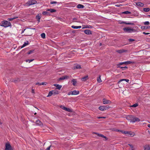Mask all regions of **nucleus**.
<instances>
[{"label":"nucleus","instance_id":"f257e3e1","mask_svg":"<svg viewBox=\"0 0 150 150\" xmlns=\"http://www.w3.org/2000/svg\"><path fill=\"white\" fill-rule=\"evenodd\" d=\"M11 23L7 21H2L0 23V25L2 26H3L5 27H7L8 26H11Z\"/></svg>","mask_w":150,"mask_h":150},{"label":"nucleus","instance_id":"f03ea898","mask_svg":"<svg viewBox=\"0 0 150 150\" xmlns=\"http://www.w3.org/2000/svg\"><path fill=\"white\" fill-rule=\"evenodd\" d=\"M123 30L125 32L127 33H131L137 31L136 30L133 28H129V27L124 28Z\"/></svg>","mask_w":150,"mask_h":150},{"label":"nucleus","instance_id":"7ed1b4c3","mask_svg":"<svg viewBox=\"0 0 150 150\" xmlns=\"http://www.w3.org/2000/svg\"><path fill=\"white\" fill-rule=\"evenodd\" d=\"M110 108V107L108 105H103L99 106L98 109L100 110L104 111L109 109Z\"/></svg>","mask_w":150,"mask_h":150},{"label":"nucleus","instance_id":"20e7f679","mask_svg":"<svg viewBox=\"0 0 150 150\" xmlns=\"http://www.w3.org/2000/svg\"><path fill=\"white\" fill-rule=\"evenodd\" d=\"M135 62H132L130 61H128L122 62L119 63L118 64H117V66L122 65V64H125V65H127L131 64H134Z\"/></svg>","mask_w":150,"mask_h":150},{"label":"nucleus","instance_id":"39448f33","mask_svg":"<svg viewBox=\"0 0 150 150\" xmlns=\"http://www.w3.org/2000/svg\"><path fill=\"white\" fill-rule=\"evenodd\" d=\"M5 146V150H13L11 145L9 143H6Z\"/></svg>","mask_w":150,"mask_h":150},{"label":"nucleus","instance_id":"423d86ee","mask_svg":"<svg viewBox=\"0 0 150 150\" xmlns=\"http://www.w3.org/2000/svg\"><path fill=\"white\" fill-rule=\"evenodd\" d=\"M103 103L104 104H110L111 103V101L105 98H104L103 100Z\"/></svg>","mask_w":150,"mask_h":150},{"label":"nucleus","instance_id":"0eeeda50","mask_svg":"<svg viewBox=\"0 0 150 150\" xmlns=\"http://www.w3.org/2000/svg\"><path fill=\"white\" fill-rule=\"evenodd\" d=\"M140 121V120L138 118L135 117L133 116L131 120V122H139Z\"/></svg>","mask_w":150,"mask_h":150},{"label":"nucleus","instance_id":"6e6552de","mask_svg":"<svg viewBox=\"0 0 150 150\" xmlns=\"http://www.w3.org/2000/svg\"><path fill=\"white\" fill-rule=\"evenodd\" d=\"M37 3V1H28L27 4L29 6L34 4Z\"/></svg>","mask_w":150,"mask_h":150},{"label":"nucleus","instance_id":"1a4fd4ad","mask_svg":"<svg viewBox=\"0 0 150 150\" xmlns=\"http://www.w3.org/2000/svg\"><path fill=\"white\" fill-rule=\"evenodd\" d=\"M60 107L62 109H63V110H66V111H68L69 112H72V110H71L70 109H69V108H67L64 106L61 105L60 106Z\"/></svg>","mask_w":150,"mask_h":150},{"label":"nucleus","instance_id":"9d476101","mask_svg":"<svg viewBox=\"0 0 150 150\" xmlns=\"http://www.w3.org/2000/svg\"><path fill=\"white\" fill-rule=\"evenodd\" d=\"M81 66L78 64H75L72 67V69H81Z\"/></svg>","mask_w":150,"mask_h":150},{"label":"nucleus","instance_id":"9b49d317","mask_svg":"<svg viewBox=\"0 0 150 150\" xmlns=\"http://www.w3.org/2000/svg\"><path fill=\"white\" fill-rule=\"evenodd\" d=\"M127 50L124 49H122L120 50H116V52L120 54H121L123 52H127Z\"/></svg>","mask_w":150,"mask_h":150},{"label":"nucleus","instance_id":"f8f14e48","mask_svg":"<svg viewBox=\"0 0 150 150\" xmlns=\"http://www.w3.org/2000/svg\"><path fill=\"white\" fill-rule=\"evenodd\" d=\"M35 123L37 125L40 126H42L43 125L42 122L39 120H37L35 122Z\"/></svg>","mask_w":150,"mask_h":150},{"label":"nucleus","instance_id":"ddd939ff","mask_svg":"<svg viewBox=\"0 0 150 150\" xmlns=\"http://www.w3.org/2000/svg\"><path fill=\"white\" fill-rule=\"evenodd\" d=\"M123 81H125V82L126 81V82H127V83H129V79H121L117 83L118 84H120V83H121V82Z\"/></svg>","mask_w":150,"mask_h":150},{"label":"nucleus","instance_id":"4468645a","mask_svg":"<svg viewBox=\"0 0 150 150\" xmlns=\"http://www.w3.org/2000/svg\"><path fill=\"white\" fill-rule=\"evenodd\" d=\"M93 133L94 134H97V136H98L99 137H101L105 138L106 140H107L108 139V138L104 136V135H103L102 134H99L98 133L96 132H94V133Z\"/></svg>","mask_w":150,"mask_h":150},{"label":"nucleus","instance_id":"2eb2a0df","mask_svg":"<svg viewBox=\"0 0 150 150\" xmlns=\"http://www.w3.org/2000/svg\"><path fill=\"white\" fill-rule=\"evenodd\" d=\"M119 23L120 24H122V23H124L127 25H134V24L133 23H127L125 21H120V22H119Z\"/></svg>","mask_w":150,"mask_h":150},{"label":"nucleus","instance_id":"dca6fc26","mask_svg":"<svg viewBox=\"0 0 150 150\" xmlns=\"http://www.w3.org/2000/svg\"><path fill=\"white\" fill-rule=\"evenodd\" d=\"M69 78V76H63L61 77H60L59 79V81H60L61 80H63L65 79H67Z\"/></svg>","mask_w":150,"mask_h":150},{"label":"nucleus","instance_id":"f3484780","mask_svg":"<svg viewBox=\"0 0 150 150\" xmlns=\"http://www.w3.org/2000/svg\"><path fill=\"white\" fill-rule=\"evenodd\" d=\"M84 33L87 35L91 34V31L89 30L86 29L84 31Z\"/></svg>","mask_w":150,"mask_h":150},{"label":"nucleus","instance_id":"a211bd4d","mask_svg":"<svg viewBox=\"0 0 150 150\" xmlns=\"http://www.w3.org/2000/svg\"><path fill=\"white\" fill-rule=\"evenodd\" d=\"M133 117V115H127L126 117V118L128 120H130V122H131V120Z\"/></svg>","mask_w":150,"mask_h":150},{"label":"nucleus","instance_id":"6ab92c4d","mask_svg":"<svg viewBox=\"0 0 150 150\" xmlns=\"http://www.w3.org/2000/svg\"><path fill=\"white\" fill-rule=\"evenodd\" d=\"M54 86L57 87L56 89L59 90H60L61 88L62 87V86L59 84H54L53 85Z\"/></svg>","mask_w":150,"mask_h":150},{"label":"nucleus","instance_id":"aec40b11","mask_svg":"<svg viewBox=\"0 0 150 150\" xmlns=\"http://www.w3.org/2000/svg\"><path fill=\"white\" fill-rule=\"evenodd\" d=\"M144 150H150V145H145L144 146Z\"/></svg>","mask_w":150,"mask_h":150},{"label":"nucleus","instance_id":"412c9836","mask_svg":"<svg viewBox=\"0 0 150 150\" xmlns=\"http://www.w3.org/2000/svg\"><path fill=\"white\" fill-rule=\"evenodd\" d=\"M71 92H72L71 94L74 95L78 94L79 93V91H78L74 90L71 91Z\"/></svg>","mask_w":150,"mask_h":150},{"label":"nucleus","instance_id":"4be33fe9","mask_svg":"<svg viewBox=\"0 0 150 150\" xmlns=\"http://www.w3.org/2000/svg\"><path fill=\"white\" fill-rule=\"evenodd\" d=\"M71 82L72 83V84L74 86L76 85V84L77 83V81L76 79H73L71 81Z\"/></svg>","mask_w":150,"mask_h":150},{"label":"nucleus","instance_id":"5701e85b","mask_svg":"<svg viewBox=\"0 0 150 150\" xmlns=\"http://www.w3.org/2000/svg\"><path fill=\"white\" fill-rule=\"evenodd\" d=\"M88 79V75H86L84 77L81 78V80L83 81H85Z\"/></svg>","mask_w":150,"mask_h":150},{"label":"nucleus","instance_id":"b1692460","mask_svg":"<svg viewBox=\"0 0 150 150\" xmlns=\"http://www.w3.org/2000/svg\"><path fill=\"white\" fill-rule=\"evenodd\" d=\"M47 83L45 82H43L42 83H39L38 82L36 83L35 84L36 85H46L47 84Z\"/></svg>","mask_w":150,"mask_h":150},{"label":"nucleus","instance_id":"393cba45","mask_svg":"<svg viewBox=\"0 0 150 150\" xmlns=\"http://www.w3.org/2000/svg\"><path fill=\"white\" fill-rule=\"evenodd\" d=\"M126 83V82L125 81H123L122 82H121V83L120 84H118L119 86H120L119 87L121 88L122 86H123V85L125 84Z\"/></svg>","mask_w":150,"mask_h":150},{"label":"nucleus","instance_id":"a878e982","mask_svg":"<svg viewBox=\"0 0 150 150\" xmlns=\"http://www.w3.org/2000/svg\"><path fill=\"white\" fill-rule=\"evenodd\" d=\"M136 5L139 6H143L144 5V4L140 2H138L136 3Z\"/></svg>","mask_w":150,"mask_h":150},{"label":"nucleus","instance_id":"bb28decb","mask_svg":"<svg viewBox=\"0 0 150 150\" xmlns=\"http://www.w3.org/2000/svg\"><path fill=\"white\" fill-rule=\"evenodd\" d=\"M46 10L50 11L51 13H53L56 11V10L51 8L47 9Z\"/></svg>","mask_w":150,"mask_h":150},{"label":"nucleus","instance_id":"cd10ccee","mask_svg":"<svg viewBox=\"0 0 150 150\" xmlns=\"http://www.w3.org/2000/svg\"><path fill=\"white\" fill-rule=\"evenodd\" d=\"M117 68H120L122 70L126 69H127V67L126 66L125 67H121V66H118L117 67Z\"/></svg>","mask_w":150,"mask_h":150},{"label":"nucleus","instance_id":"c85d7f7f","mask_svg":"<svg viewBox=\"0 0 150 150\" xmlns=\"http://www.w3.org/2000/svg\"><path fill=\"white\" fill-rule=\"evenodd\" d=\"M71 28L74 29H78V28H81V26H76L74 25H72L71 26Z\"/></svg>","mask_w":150,"mask_h":150},{"label":"nucleus","instance_id":"c756f323","mask_svg":"<svg viewBox=\"0 0 150 150\" xmlns=\"http://www.w3.org/2000/svg\"><path fill=\"white\" fill-rule=\"evenodd\" d=\"M29 44V42L28 41H26V42H25L24 44L21 47V48H22L25 47L27 45H28Z\"/></svg>","mask_w":150,"mask_h":150},{"label":"nucleus","instance_id":"7c9ffc66","mask_svg":"<svg viewBox=\"0 0 150 150\" xmlns=\"http://www.w3.org/2000/svg\"><path fill=\"white\" fill-rule=\"evenodd\" d=\"M77 8H83L84 7V6L81 4H79L77 6Z\"/></svg>","mask_w":150,"mask_h":150},{"label":"nucleus","instance_id":"2f4dec72","mask_svg":"<svg viewBox=\"0 0 150 150\" xmlns=\"http://www.w3.org/2000/svg\"><path fill=\"white\" fill-rule=\"evenodd\" d=\"M128 133L127 134L130 135L131 137H133L134 135V133L131 132H128Z\"/></svg>","mask_w":150,"mask_h":150},{"label":"nucleus","instance_id":"473e14b6","mask_svg":"<svg viewBox=\"0 0 150 150\" xmlns=\"http://www.w3.org/2000/svg\"><path fill=\"white\" fill-rule=\"evenodd\" d=\"M143 10L145 12H148L149 11L150 9L149 8H144Z\"/></svg>","mask_w":150,"mask_h":150},{"label":"nucleus","instance_id":"72a5a7b5","mask_svg":"<svg viewBox=\"0 0 150 150\" xmlns=\"http://www.w3.org/2000/svg\"><path fill=\"white\" fill-rule=\"evenodd\" d=\"M36 18L37 19V21H38V22H39L40 19L41 18L40 16H39V15L38 14L36 16Z\"/></svg>","mask_w":150,"mask_h":150},{"label":"nucleus","instance_id":"f704fd0d","mask_svg":"<svg viewBox=\"0 0 150 150\" xmlns=\"http://www.w3.org/2000/svg\"><path fill=\"white\" fill-rule=\"evenodd\" d=\"M149 28H150V26H148L147 27H145V26H141V28L142 29H146Z\"/></svg>","mask_w":150,"mask_h":150},{"label":"nucleus","instance_id":"c9c22d12","mask_svg":"<svg viewBox=\"0 0 150 150\" xmlns=\"http://www.w3.org/2000/svg\"><path fill=\"white\" fill-rule=\"evenodd\" d=\"M42 14L43 15H50L49 12L47 11H43L42 13Z\"/></svg>","mask_w":150,"mask_h":150},{"label":"nucleus","instance_id":"e433bc0d","mask_svg":"<svg viewBox=\"0 0 150 150\" xmlns=\"http://www.w3.org/2000/svg\"><path fill=\"white\" fill-rule=\"evenodd\" d=\"M53 92L52 91H49L48 95L47 96V97H49L50 96H51L52 95H53Z\"/></svg>","mask_w":150,"mask_h":150},{"label":"nucleus","instance_id":"4c0bfd02","mask_svg":"<svg viewBox=\"0 0 150 150\" xmlns=\"http://www.w3.org/2000/svg\"><path fill=\"white\" fill-rule=\"evenodd\" d=\"M52 91L53 92V94L54 95L57 94L59 93L57 90H53Z\"/></svg>","mask_w":150,"mask_h":150},{"label":"nucleus","instance_id":"58836bf2","mask_svg":"<svg viewBox=\"0 0 150 150\" xmlns=\"http://www.w3.org/2000/svg\"><path fill=\"white\" fill-rule=\"evenodd\" d=\"M18 17H15L13 18H8V21H11L13 20H14L15 19L17 18Z\"/></svg>","mask_w":150,"mask_h":150},{"label":"nucleus","instance_id":"ea45409f","mask_svg":"<svg viewBox=\"0 0 150 150\" xmlns=\"http://www.w3.org/2000/svg\"><path fill=\"white\" fill-rule=\"evenodd\" d=\"M34 50H30L28 52L27 54H32V53H33L34 51Z\"/></svg>","mask_w":150,"mask_h":150},{"label":"nucleus","instance_id":"a19ab883","mask_svg":"<svg viewBox=\"0 0 150 150\" xmlns=\"http://www.w3.org/2000/svg\"><path fill=\"white\" fill-rule=\"evenodd\" d=\"M122 13L123 14H131V12H130L128 11H126L122 12Z\"/></svg>","mask_w":150,"mask_h":150},{"label":"nucleus","instance_id":"79ce46f5","mask_svg":"<svg viewBox=\"0 0 150 150\" xmlns=\"http://www.w3.org/2000/svg\"><path fill=\"white\" fill-rule=\"evenodd\" d=\"M41 37L43 38H45V33H43L41 34Z\"/></svg>","mask_w":150,"mask_h":150},{"label":"nucleus","instance_id":"37998d69","mask_svg":"<svg viewBox=\"0 0 150 150\" xmlns=\"http://www.w3.org/2000/svg\"><path fill=\"white\" fill-rule=\"evenodd\" d=\"M77 20V19L76 18H74L73 19V22H80L79 21H77L76 20Z\"/></svg>","mask_w":150,"mask_h":150},{"label":"nucleus","instance_id":"c03bdc74","mask_svg":"<svg viewBox=\"0 0 150 150\" xmlns=\"http://www.w3.org/2000/svg\"><path fill=\"white\" fill-rule=\"evenodd\" d=\"M20 81L19 79L17 78V79L13 81V82H15V83H16L17 82H19Z\"/></svg>","mask_w":150,"mask_h":150},{"label":"nucleus","instance_id":"a18cd8bd","mask_svg":"<svg viewBox=\"0 0 150 150\" xmlns=\"http://www.w3.org/2000/svg\"><path fill=\"white\" fill-rule=\"evenodd\" d=\"M138 106V104L137 103H135L131 106L132 107H136L137 106Z\"/></svg>","mask_w":150,"mask_h":150},{"label":"nucleus","instance_id":"49530a36","mask_svg":"<svg viewBox=\"0 0 150 150\" xmlns=\"http://www.w3.org/2000/svg\"><path fill=\"white\" fill-rule=\"evenodd\" d=\"M97 81L98 83H100L101 82V80L100 78V76H99V78H98L97 79Z\"/></svg>","mask_w":150,"mask_h":150},{"label":"nucleus","instance_id":"de8ad7c7","mask_svg":"<svg viewBox=\"0 0 150 150\" xmlns=\"http://www.w3.org/2000/svg\"><path fill=\"white\" fill-rule=\"evenodd\" d=\"M34 60V59H27L26 60V62H29V63L30 62L33 61Z\"/></svg>","mask_w":150,"mask_h":150},{"label":"nucleus","instance_id":"09e8293b","mask_svg":"<svg viewBox=\"0 0 150 150\" xmlns=\"http://www.w3.org/2000/svg\"><path fill=\"white\" fill-rule=\"evenodd\" d=\"M128 145L130 146L131 149L134 148V146L132 144H128Z\"/></svg>","mask_w":150,"mask_h":150},{"label":"nucleus","instance_id":"8fccbe9b","mask_svg":"<svg viewBox=\"0 0 150 150\" xmlns=\"http://www.w3.org/2000/svg\"><path fill=\"white\" fill-rule=\"evenodd\" d=\"M149 24V21H146L144 23V24L145 25H148Z\"/></svg>","mask_w":150,"mask_h":150},{"label":"nucleus","instance_id":"3c124183","mask_svg":"<svg viewBox=\"0 0 150 150\" xmlns=\"http://www.w3.org/2000/svg\"><path fill=\"white\" fill-rule=\"evenodd\" d=\"M122 133H124L125 134H127V133H128V131H122Z\"/></svg>","mask_w":150,"mask_h":150},{"label":"nucleus","instance_id":"603ef678","mask_svg":"<svg viewBox=\"0 0 150 150\" xmlns=\"http://www.w3.org/2000/svg\"><path fill=\"white\" fill-rule=\"evenodd\" d=\"M57 2L56 1H51L50 3V4H57Z\"/></svg>","mask_w":150,"mask_h":150},{"label":"nucleus","instance_id":"864d4df0","mask_svg":"<svg viewBox=\"0 0 150 150\" xmlns=\"http://www.w3.org/2000/svg\"><path fill=\"white\" fill-rule=\"evenodd\" d=\"M134 40H135L134 39H128V41L130 42H132Z\"/></svg>","mask_w":150,"mask_h":150},{"label":"nucleus","instance_id":"5fc2aeb1","mask_svg":"<svg viewBox=\"0 0 150 150\" xmlns=\"http://www.w3.org/2000/svg\"><path fill=\"white\" fill-rule=\"evenodd\" d=\"M51 146H50L49 147H48V148H47L46 150H50Z\"/></svg>","mask_w":150,"mask_h":150},{"label":"nucleus","instance_id":"6e6d98bb","mask_svg":"<svg viewBox=\"0 0 150 150\" xmlns=\"http://www.w3.org/2000/svg\"><path fill=\"white\" fill-rule=\"evenodd\" d=\"M143 33L145 35H148L150 34L149 33H146L145 32H143Z\"/></svg>","mask_w":150,"mask_h":150},{"label":"nucleus","instance_id":"4d7b16f0","mask_svg":"<svg viewBox=\"0 0 150 150\" xmlns=\"http://www.w3.org/2000/svg\"><path fill=\"white\" fill-rule=\"evenodd\" d=\"M106 118L105 117H98L99 119L100 118Z\"/></svg>","mask_w":150,"mask_h":150},{"label":"nucleus","instance_id":"13d9d810","mask_svg":"<svg viewBox=\"0 0 150 150\" xmlns=\"http://www.w3.org/2000/svg\"><path fill=\"white\" fill-rule=\"evenodd\" d=\"M32 93H34L35 92H34V89H32Z\"/></svg>","mask_w":150,"mask_h":150},{"label":"nucleus","instance_id":"bf43d9fd","mask_svg":"<svg viewBox=\"0 0 150 150\" xmlns=\"http://www.w3.org/2000/svg\"><path fill=\"white\" fill-rule=\"evenodd\" d=\"M25 30L26 29H25L23 30H22V31L21 32V34L23 33Z\"/></svg>","mask_w":150,"mask_h":150},{"label":"nucleus","instance_id":"052dcab7","mask_svg":"<svg viewBox=\"0 0 150 150\" xmlns=\"http://www.w3.org/2000/svg\"><path fill=\"white\" fill-rule=\"evenodd\" d=\"M122 131H123V130H118V132H122Z\"/></svg>","mask_w":150,"mask_h":150},{"label":"nucleus","instance_id":"680f3d73","mask_svg":"<svg viewBox=\"0 0 150 150\" xmlns=\"http://www.w3.org/2000/svg\"><path fill=\"white\" fill-rule=\"evenodd\" d=\"M148 127L149 128H150V124H148Z\"/></svg>","mask_w":150,"mask_h":150},{"label":"nucleus","instance_id":"e2e57ef3","mask_svg":"<svg viewBox=\"0 0 150 150\" xmlns=\"http://www.w3.org/2000/svg\"><path fill=\"white\" fill-rule=\"evenodd\" d=\"M102 45V43H100V46H101V45Z\"/></svg>","mask_w":150,"mask_h":150},{"label":"nucleus","instance_id":"0e129e2a","mask_svg":"<svg viewBox=\"0 0 150 150\" xmlns=\"http://www.w3.org/2000/svg\"><path fill=\"white\" fill-rule=\"evenodd\" d=\"M37 114V113L36 112H35L34 113V115H36Z\"/></svg>","mask_w":150,"mask_h":150},{"label":"nucleus","instance_id":"69168bd1","mask_svg":"<svg viewBox=\"0 0 150 150\" xmlns=\"http://www.w3.org/2000/svg\"><path fill=\"white\" fill-rule=\"evenodd\" d=\"M131 149H132V150H134V148Z\"/></svg>","mask_w":150,"mask_h":150},{"label":"nucleus","instance_id":"338daca9","mask_svg":"<svg viewBox=\"0 0 150 150\" xmlns=\"http://www.w3.org/2000/svg\"><path fill=\"white\" fill-rule=\"evenodd\" d=\"M87 26H87V27L86 26V28H89V27H88V25H87Z\"/></svg>","mask_w":150,"mask_h":150},{"label":"nucleus","instance_id":"774afa93","mask_svg":"<svg viewBox=\"0 0 150 150\" xmlns=\"http://www.w3.org/2000/svg\"><path fill=\"white\" fill-rule=\"evenodd\" d=\"M89 26H90V27L91 28V27H92L90 25Z\"/></svg>","mask_w":150,"mask_h":150}]
</instances>
